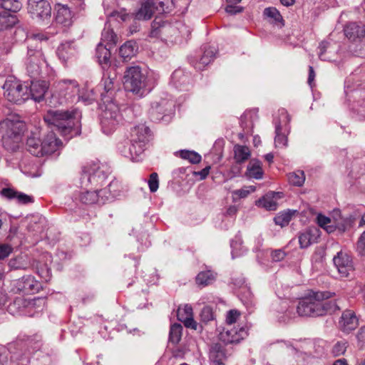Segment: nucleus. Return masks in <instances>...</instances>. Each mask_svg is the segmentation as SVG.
<instances>
[{"label": "nucleus", "mask_w": 365, "mask_h": 365, "mask_svg": "<svg viewBox=\"0 0 365 365\" xmlns=\"http://www.w3.org/2000/svg\"><path fill=\"white\" fill-rule=\"evenodd\" d=\"M275 133L276 136L274 139V143L276 147L278 148H284L287 144V138L285 134L282 133V127L281 125V122L275 123Z\"/></svg>", "instance_id": "e433bc0d"}, {"label": "nucleus", "mask_w": 365, "mask_h": 365, "mask_svg": "<svg viewBox=\"0 0 365 365\" xmlns=\"http://www.w3.org/2000/svg\"><path fill=\"white\" fill-rule=\"evenodd\" d=\"M42 143L43 156L51 155L56 152L61 146V142L58 140L56 134L53 132H48L44 136Z\"/></svg>", "instance_id": "a211bd4d"}, {"label": "nucleus", "mask_w": 365, "mask_h": 365, "mask_svg": "<svg viewBox=\"0 0 365 365\" xmlns=\"http://www.w3.org/2000/svg\"><path fill=\"white\" fill-rule=\"evenodd\" d=\"M340 329L344 332H349L358 327V319L351 310H345L339 322Z\"/></svg>", "instance_id": "aec40b11"}, {"label": "nucleus", "mask_w": 365, "mask_h": 365, "mask_svg": "<svg viewBox=\"0 0 365 365\" xmlns=\"http://www.w3.org/2000/svg\"><path fill=\"white\" fill-rule=\"evenodd\" d=\"M1 194L8 199L16 198L18 202L22 204H26L32 201V198L29 195L18 192L11 188H4Z\"/></svg>", "instance_id": "cd10ccee"}, {"label": "nucleus", "mask_w": 365, "mask_h": 365, "mask_svg": "<svg viewBox=\"0 0 365 365\" xmlns=\"http://www.w3.org/2000/svg\"><path fill=\"white\" fill-rule=\"evenodd\" d=\"M235 159L237 163H243L250 156V151L248 147L236 145L234 147Z\"/></svg>", "instance_id": "473e14b6"}, {"label": "nucleus", "mask_w": 365, "mask_h": 365, "mask_svg": "<svg viewBox=\"0 0 365 365\" xmlns=\"http://www.w3.org/2000/svg\"><path fill=\"white\" fill-rule=\"evenodd\" d=\"M101 40L104 41L107 46L113 45L116 43V35L112 29H104L102 32Z\"/></svg>", "instance_id": "37998d69"}, {"label": "nucleus", "mask_w": 365, "mask_h": 365, "mask_svg": "<svg viewBox=\"0 0 365 365\" xmlns=\"http://www.w3.org/2000/svg\"><path fill=\"white\" fill-rule=\"evenodd\" d=\"M0 7L6 11L17 12L21 8V4L19 0H0Z\"/></svg>", "instance_id": "4c0bfd02"}, {"label": "nucleus", "mask_w": 365, "mask_h": 365, "mask_svg": "<svg viewBox=\"0 0 365 365\" xmlns=\"http://www.w3.org/2000/svg\"><path fill=\"white\" fill-rule=\"evenodd\" d=\"M182 327L179 324H174L171 326L170 329V340L174 343L177 344L181 339Z\"/></svg>", "instance_id": "a19ab883"}, {"label": "nucleus", "mask_w": 365, "mask_h": 365, "mask_svg": "<svg viewBox=\"0 0 365 365\" xmlns=\"http://www.w3.org/2000/svg\"><path fill=\"white\" fill-rule=\"evenodd\" d=\"M115 81V75L113 76H111L109 73H107V76L104 75L102 85L103 86V88L106 92L108 93L113 88Z\"/></svg>", "instance_id": "3c124183"}, {"label": "nucleus", "mask_w": 365, "mask_h": 365, "mask_svg": "<svg viewBox=\"0 0 365 365\" xmlns=\"http://www.w3.org/2000/svg\"><path fill=\"white\" fill-rule=\"evenodd\" d=\"M246 175L249 178L261 179L263 175L262 163L257 159H252L247 165Z\"/></svg>", "instance_id": "c85d7f7f"}, {"label": "nucleus", "mask_w": 365, "mask_h": 365, "mask_svg": "<svg viewBox=\"0 0 365 365\" xmlns=\"http://www.w3.org/2000/svg\"><path fill=\"white\" fill-rule=\"evenodd\" d=\"M55 21L57 24L63 27H69L72 25L74 15L66 5L57 4L55 6Z\"/></svg>", "instance_id": "dca6fc26"}, {"label": "nucleus", "mask_w": 365, "mask_h": 365, "mask_svg": "<svg viewBox=\"0 0 365 365\" xmlns=\"http://www.w3.org/2000/svg\"><path fill=\"white\" fill-rule=\"evenodd\" d=\"M107 167L99 162H92L84 167L81 177L82 190L78 194V199L82 203L92 205L96 203L103 204L110 195L114 197L115 194L110 193L108 195H107L108 193L107 188L93 191L87 190L90 185H93L95 187L101 185L107 178Z\"/></svg>", "instance_id": "f257e3e1"}, {"label": "nucleus", "mask_w": 365, "mask_h": 365, "mask_svg": "<svg viewBox=\"0 0 365 365\" xmlns=\"http://www.w3.org/2000/svg\"><path fill=\"white\" fill-rule=\"evenodd\" d=\"M346 36L351 40H365V25H359L355 22L348 24L344 28Z\"/></svg>", "instance_id": "412c9836"}, {"label": "nucleus", "mask_w": 365, "mask_h": 365, "mask_svg": "<svg viewBox=\"0 0 365 365\" xmlns=\"http://www.w3.org/2000/svg\"><path fill=\"white\" fill-rule=\"evenodd\" d=\"M200 320L204 323H207L214 319V314L210 307L206 306L203 307L200 314Z\"/></svg>", "instance_id": "de8ad7c7"}, {"label": "nucleus", "mask_w": 365, "mask_h": 365, "mask_svg": "<svg viewBox=\"0 0 365 365\" xmlns=\"http://www.w3.org/2000/svg\"><path fill=\"white\" fill-rule=\"evenodd\" d=\"M176 28L182 38H187L191 34L190 28L182 24H179Z\"/></svg>", "instance_id": "680f3d73"}, {"label": "nucleus", "mask_w": 365, "mask_h": 365, "mask_svg": "<svg viewBox=\"0 0 365 365\" xmlns=\"http://www.w3.org/2000/svg\"><path fill=\"white\" fill-rule=\"evenodd\" d=\"M26 345L33 351L38 350L42 345L41 336L38 335H35L28 338L26 341Z\"/></svg>", "instance_id": "49530a36"}, {"label": "nucleus", "mask_w": 365, "mask_h": 365, "mask_svg": "<svg viewBox=\"0 0 365 365\" xmlns=\"http://www.w3.org/2000/svg\"><path fill=\"white\" fill-rule=\"evenodd\" d=\"M285 256H286L285 252L284 251H282V250H274L272 253V259L275 262H279V261L282 260L285 257Z\"/></svg>", "instance_id": "e2e57ef3"}, {"label": "nucleus", "mask_w": 365, "mask_h": 365, "mask_svg": "<svg viewBox=\"0 0 365 365\" xmlns=\"http://www.w3.org/2000/svg\"><path fill=\"white\" fill-rule=\"evenodd\" d=\"M169 0H147L143 2L139 10L135 14V19L137 20H148L155 13L163 14L170 11L168 4Z\"/></svg>", "instance_id": "1a4fd4ad"}, {"label": "nucleus", "mask_w": 365, "mask_h": 365, "mask_svg": "<svg viewBox=\"0 0 365 365\" xmlns=\"http://www.w3.org/2000/svg\"><path fill=\"white\" fill-rule=\"evenodd\" d=\"M178 319L182 322L185 327L194 330L197 329V323L194 320L192 308L189 304L179 307L177 312Z\"/></svg>", "instance_id": "f3484780"}, {"label": "nucleus", "mask_w": 365, "mask_h": 365, "mask_svg": "<svg viewBox=\"0 0 365 365\" xmlns=\"http://www.w3.org/2000/svg\"><path fill=\"white\" fill-rule=\"evenodd\" d=\"M327 46H328V43L324 42V41L322 42L319 44V48L320 51L319 53V56L320 58H322L323 54L325 52V51L327 48Z\"/></svg>", "instance_id": "338daca9"}, {"label": "nucleus", "mask_w": 365, "mask_h": 365, "mask_svg": "<svg viewBox=\"0 0 365 365\" xmlns=\"http://www.w3.org/2000/svg\"><path fill=\"white\" fill-rule=\"evenodd\" d=\"M123 115L119 107L110 102L106 106L101 115V127L103 133L108 135L112 133L123 123Z\"/></svg>", "instance_id": "0eeeda50"}, {"label": "nucleus", "mask_w": 365, "mask_h": 365, "mask_svg": "<svg viewBox=\"0 0 365 365\" xmlns=\"http://www.w3.org/2000/svg\"><path fill=\"white\" fill-rule=\"evenodd\" d=\"M150 136V129L145 124L134 126L130 130V145L127 150L125 146L119 147L123 155L134 158L140 155L144 150Z\"/></svg>", "instance_id": "39448f33"}, {"label": "nucleus", "mask_w": 365, "mask_h": 365, "mask_svg": "<svg viewBox=\"0 0 365 365\" xmlns=\"http://www.w3.org/2000/svg\"><path fill=\"white\" fill-rule=\"evenodd\" d=\"M357 250L360 255H365V231L361 235L357 242Z\"/></svg>", "instance_id": "bf43d9fd"}, {"label": "nucleus", "mask_w": 365, "mask_h": 365, "mask_svg": "<svg viewBox=\"0 0 365 365\" xmlns=\"http://www.w3.org/2000/svg\"><path fill=\"white\" fill-rule=\"evenodd\" d=\"M283 197V193L280 192H269L261 199L257 201L256 205L258 207H264L268 210H276L277 208V200Z\"/></svg>", "instance_id": "6ab92c4d"}, {"label": "nucleus", "mask_w": 365, "mask_h": 365, "mask_svg": "<svg viewBox=\"0 0 365 365\" xmlns=\"http://www.w3.org/2000/svg\"><path fill=\"white\" fill-rule=\"evenodd\" d=\"M107 46V45L104 46L102 43H100L96 48V56L99 63L102 65L103 68L104 66L108 64L110 58V48Z\"/></svg>", "instance_id": "7c9ffc66"}, {"label": "nucleus", "mask_w": 365, "mask_h": 365, "mask_svg": "<svg viewBox=\"0 0 365 365\" xmlns=\"http://www.w3.org/2000/svg\"><path fill=\"white\" fill-rule=\"evenodd\" d=\"M48 88L47 82L44 81H33L30 86V95L35 101H41Z\"/></svg>", "instance_id": "b1692460"}, {"label": "nucleus", "mask_w": 365, "mask_h": 365, "mask_svg": "<svg viewBox=\"0 0 365 365\" xmlns=\"http://www.w3.org/2000/svg\"><path fill=\"white\" fill-rule=\"evenodd\" d=\"M255 191V187L254 186H246L241 189L234 190L232 192V195L234 197H237L238 198H245L247 197L251 192Z\"/></svg>", "instance_id": "09e8293b"}, {"label": "nucleus", "mask_w": 365, "mask_h": 365, "mask_svg": "<svg viewBox=\"0 0 365 365\" xmlns=\"http://www.w3.org/2000/svg\"><path fill=\"white\" fill-rule=\"evenodd\" d=\"M26 146L28 151L34 156L43 157L42 143L34 136H31L27 139Z\"/></svg>", "instance_id": "c756f323"}, {"label": "nucleus", "mask_w": 365, "mask_h": 365, "mask_svg": "<svg viewBox=\"0 0 365 365\" xmlns=\"http://www.w3.org/2000/svg\"><path fill=\"white\" fill-rule=\"evenodd\" d=\"M264 15L268 18L273 19L274 23H280L281 26H284V20L279 11L274 7H268L264 10Z\"/></svg>", "instance_id": "ea45409f"}, {"label": "nucleus", "mask_w": 365, "mask_h": 365, "mask_svg": "<svg viewBox=\"0 0 365 365\" xmlns=\"http://www.w3.org/2000/svg\"><path fill=\"white\" fill-rule=\"evenodd\" d=\"M79 92L78 83L74 80L63 79L55 83V93L66 99L74 97Z\"/></svg>", "instance_id": "f8f14e48"}, {"label": "nucleus", "mask_w": 365, "mask_h": 365, "mask_svg": "<svg viewBox=\"0 0 365 365\" xmlns=\"http://www.w3.org/2000/svg\"><path fill=\"white\" fill-rule=\"evenodd\" d=\"M333 262L341 277H348L354 272L352 259L345 252H339L334 256Z\"/></svg>", "instance_id": "9b49d317"}, {"label": "nucleus", "mask_w": 365, "mask_h": 365, "mask_svg": "<svg viewBox=\"0 0 365 365\" xmlns=\"http://www.w3.org/2000/svg\"><path fill=\"white\" fill-rule=\"evenodd\" d=\"M28 56V72L34 76L38 75L41 72V66L44 62L43 55L41 51L29 49Z\"/></svg>", "instance_id": "2eb2a0df"}, {"label": "nucleus", "mask_w": 365, "mask_h": 365, "mask_svg": "<svg viewBox=\"0 0 365 365\" xmlns=\"http://www.w3.org/2000/svg\"><path fill=\"white\" fill-rule=\"evenodd\" d=\"M13 252V247L9 244H0V260L8 257Z\"/></svg>", "instance_id": "5fc2aeb1"}, {"label": "nucleus", "mask_w": 365, "mask_h": 365, "mask_svg": "<svg viewBox=\"0 0 365 365\" xmlns=\"http://www.w3.org/2000/svg\"><path fill=\"white\" fill-rule=\"evenodd\" d=\"M289 182L295 186H302L305 180V176L303 171L297 170L288 175Z\"/></svg>", "instance_id": "58836bf2"}, {"label": "nucleus", "mask_w": 365, "mask_h": 365, "mask_svg": "<svg viewBox=\"0 0 365 365\" xmlns=\"http://www.w3.org/2000/svg\"><path fill=\"white\" fill-rule=\"evenodd\" d=\"M19 22L16 15L8 11H0V31L14 27Z\"/></svg>", "instance_id": "a878e982"}, {"label": "nucleus", "mask_w": 365, "mask_h": 365, "mask_svg": "<svg viewBox=\"0 0 365 365\" xmlns=\"http://www.w3.org/2000/svg\"><path fill=\"white\" fill-rule=\"evenodd\" d=\"M358 340L361 342H365V327H361L356 335Z\"/></svg>", "instance_id": "69168bd1"}, {"label": "nucleus", "mask_w": 365, "mask_h": 365, "mask_svg": "<svg viewBox=\"0 0 365 365\" xmlns=\"http://www.w3.org/2000/svg\"><path fill=\"white\" fill-rule=\"evenodd\" d=\"M148 186L150 192H155L157 191L159 187V181H158V176L156 173H153L150 175V178L148 180Z\"/></svg>", "instance_id": "603ef678"}, {"label": "nucleus", "mask_w": 365, "mask_h": 365, "mask_svg": "<svg viewBox=\"0 0 365 365\" xmlns=\"http://www.w3.org/2000/svg\"><path fill=\"white\" fill-rule=\"evenodd\" d=\"M247 335V331L243 328H232L227 326L219 334V339L225 344L238 343Z\"/></svg>", "instance_id": "ddd939ff"}, {"label": "nucleus", "mask_w": 365, "mask_h": 365, "mask_svg": "<svg viewBox=\"0 0 365 365\" xmlns=\"http://www.w3.org/2000/svg\"><path fill=\"white\" fill-rule=\"evenodd\" d=\"M123 86L125 90L142 96L146 86V77L139 66L128 67L124 74Z\"/></svg>", "instance_id": "423d86ee"}, {"label": "nucleus", "mask_w": 365, "mask_h": 365, "mask_svg": "<svg viewBox=\"0 0 365 365\" xmlns=\"http://www.w3.org/2000/svg\"><path fill=\"white\" fill-rule=\"evenodd\" d=\"M180 157L183 159L187 160L191 163H198L201 160L200 155L194 151L182 150L180 152Z\"/></svg>", "instance_id": "c03bdc74"}, {"label": "nucleus", "mask_w": 365, "mask_h": 365, "mask_svg": "<svg viewBox=\"0 0 365 365\" xmlns=\"http://www.w3.org/2000/svg\"><path fill=\"white\" fill-rule=\"evenodd\" d=\"M173 104L169 103L166 100H161L160 101H155L152 103L151 105V110L152 113H160V114H165L170 110Z\"/></svg>", "instance_id": "72a5a7b5"}, {"label": "nucleus", "mask_w": 365, "mask_h": 365, "mask_svg": "<svg viewBox=\"0 0 365 365\" xmlns=\"http://www.w3.org/2000/svg\"><path fill=\"white\" fill-rule=\"evenodd\" d=\"M81 117L77 109L71 111L63 110H49L44 115V120L48 125L56 127L62 134H70L74 125V120L78 121Z\"/></svg>", "instance_id": "7ed1b4c3"}, {"label": "nucleus", "mask_w": 365, "mask_h": 365, "mask_svg": "<svg viewBox=\"0 0 365 365\" xmlns=\"http://www.w3.org/2000/svg\"><path fill=\"white\" fill-rule=\"evenodd\" d=\"M4 96L6 99L15 103H21L29 98V93L27 86H24L20 81L10 78L4 86Z\"/></svg>", "instance_id": "6e6552de"}, {"label": "nucleus", "mask_w": 365, "mask_h": 365, "mask_svg": "<svg viewBox=\"0 0 365 365\" xmlns=\"http://www.w3.org/2000/svg\"><path fill=\"white\" fill-rule=\"evenodd\" d=\"M28 11L33 18L41 20L48 19L51 7L46 0H28Z\"/></svg>", "instance_id": "9d476101"}, {"label": "nucleus", "mask_w": 365, "mask_h": 365, "mask_svg": "<svg viewBox=\"0 0 365 365\" xmlns=\"http://www.w3.org/2000/svg\"><path fill=\"white\" fill-rule=\"evenodd\" d=\"M210 359L215 365H224L226 354L224 347L219 343L212 345L210 349Z\"/></svg>", "instance_id": "393cba45"}, {"label": "nucleus", "mask_w": 365, "mask_h": 365, "mask_svg": "<svg viewBox=\"0 0 365 365\" xmlns=\"http://www.w3.org/2000/svg\"><path fill=\"white\" fill-rule=\"evenodd\" d=\"M209 170H210V167H206V168H205L204 169H202L200 172H195V175H200V179L203 180V179H205L208 175Z\"/></svg>", "instance_id": "0e129e2a"}, {"label": "nucleus", "mask_w": 365, "mask_h": 365, "mask_svg": "<svg viewBox=\"0 0 365 365\" xmlns=\"http://www.w3.org/2000/svg\"><path fill=\"white\" fill-rule=\"evenodd\" d=\"M17 287L19 290L29 294L38 291L40 284L34 277L27 275L17 281Z\"/></svg>", "instance_id": "4be33fe9"}, {"label": "nucleus", "mask_w": 365, "mask_h": 365, "mask_svg": "<svg viewBox=\"0 0 365 365\" xmlns=\"http://www.w3.org/2000/svg\"><path fill=\"white\" fill-rule=\"evenodd\" d=\"M10 351L4 346H0V365H6L9 362Z\"/></svg>", "instance_id": "6e6d98bb"}, {"label": "nucleus", "mask_w": 365, "mask_h": 365, "mask_svg": "<svg viewBox=\"0 0 365 365\" xmlns=\"http://www.w3.org/2000/svg\"><path fill=\"white\" fill-rule=\"evenodd\" d=\"M231 247L232 249V258L241 255L245 251L244 247L242 246V242L240 239L238 240H232L231 242Z\"/></svg>", "instance_id": "8fccbe9b"}, {"label": "nucleus", "mask_w": 365, "mask_h": 365, "mask_svg": "<svg viewBox=\"0 0 365 365\" xmlns=\"http://www.w3.org/2000/svg\"><path fill=\"white\" fill-rule=\"evenodd\" d=\"M78 99L82 100L86 103H91L95 99V93L92 89L83 88L78 93Z\"/></svg>", "instance_id": "a18cd8bd"}, {"label": "nucleus", "mask_w": 365, "mask_h": 365, "mask_svg": "<svg viewBox=\"0 0 365 365\" xmlns=\"http://www.w3.org/2000/svg\"><path fill=\"white\" fill-rule=\"evenodd\" d=\"M24 128V123L19 120L6 118L0 123L2 143L6 149L14 150L18 147Z\"/></svg>", "instance_id": "20e7f679"}, {"label": "nucleus", "mask_w": 365, "mask_h": 365, "mask_svg": "<svg viewBox=\"0 0 365 365\" xmlns=\"http://www.w3.org/2000/svg\"><path fill=\"white\" fill-rule=\"evenodd\" d=\"M329 292H311L302 299L297 307L299 315L302 317H318L325 314L327 312H334L339 308L334 302H324L331 297Z\"/></svg>", "instance_id": "f03ea898"}, {"label": "nucleus", "mask_w": 365, "mask_h": 365, "mask_svg": "<svg viewBox=\"0 0 365 365\" xmlns=\"http://www.w3.org/2000/svg\"><path fill=\"white\" fill-rule=\"evenodd\" d=\"M317 224L319 227L326 230L328 233L334 232L336 230L344 232L346 230V225L341 218H330L324 215L319 214L317 217Z\"/></svg>", "instance_id": "4468645a"}, {"label": "nucleus", "mask_w": 365, "mask_h": 365, "mask_svg": "<svg viewBox=\"0 0 365 365\" xmlns=\"http://www.w3.org/2000/svg\"><path fill=\"white\" fill-rule=\"evenodd\" d=\"M215 48L209 47L204 51V53L200 59L199 63L202 66L209 64L215 58Z\"/></svg>", "instance_id": "79ce46f5"}, {"label": "nucleus", "mask_w": 365, "mask_h": 365, "mask_svg": "<svg viewBox=\"0 0 365 365\" xmlns=\"http://www.w3.org/2000/svg\"><path fill=\"white\" fill-rule=\"evenodd\" d=\"M237 212V207L235 205L230 206L226 211V215L229 216L235 215Z\"/></svg>", "instance_id": "774afa93"}, {"label": "nucleus", "mask_w": 365, "mask_h": 365, "mask_svg": "<svg viewBox=\"0 0 365 365\" xmlns=\"http://www.w3.org/2000/svg\"><path fill=\"white\" fill-rule=\"evenodd\" d=\"M166 28L163 26L161 29L158 26V23L155 20L152 24V30L150 33V37H157L162 31H165Z\"/></svg>", "instance_id": "13d9d810"}, {"label": "nucleus", "mask_w": 365, "mask_h": 365, "mask_svg": "<svg viewBox=\"0 0 365 365\" xmlns=\"http://www.w3.org/2000/svg\"><path fill=\"white\" fill-rule=\"evenodd\" d=\"M240 316V313L235 309L229 311L226 317L227 326H231L232 324L235 323Z\"/></svg>", "instance_id": "864d4df0"}, {"label": "nucleus", "mask_w": 365, "mask_h": 365, "mask_svg": "<svg viewBox=\"0 0 365 365\" xmlns=\"http://www.w3.org/2000/svg\"><path fill=\"white\" fill-rule=\"evenodd\" d=\"M319 237V230L316 227H309L299 235V243L301 248H307L310 245L317 242Z\"/></svg>", "instance_id": "5701e85b"}, {"label": "nucleus", "mask_w": 365, "mask_h": 365, "mask_svg": "<svg viewBox=\"0 0 365 365\" xmlns=\"http://www.w3.org/2000/svg\"><path fill=\"white\" fill-rule=\"evenodd\" d=\"M346 346L345 343L338 342L334 346L332 353L335 356H339L346 351Z\"/></svg>", "instance_id": "4d7b16f0"}, {"label": "nucleus", "mask_w": 365, "mask_h": 365, "mask_svg": "<svg viewBox=\"0 0 365 365\" xmlns=\"http://www.w3.org/2000/svg\"><path fill=\"white\" fill-rule=\"evenodd\" d=\"M57 55L60 59L66 61L74 53V48L71 43H61L57 48Z\"/></svg>", "instance_id": "2f4dec72"}, {"label": "nucleus", "mask_w": 365, "mask_h": 365, "mask_svg": "<svg viewBox=\"0 0 365 365\" xmlns=\"http://www.w3.org/2000/svg\"><path fill=\"white\" fill-rule=\"evenodd\" d=\"M138 51L136 43L132 41H126L119 49V54L124 61L130 60Z\"/></svg>", "instance_id": "bb28decb"}, {"label": "nucleus", "mask_w": 365, "mask_h": 365, "mask_svg": "<svg viewBox=\"0 0 365 365\" xmlns=\"http://www.w3.org/2000/svg\"><path fill=\"white\" fill-rule=\"evenodd\" d=\"M215 279V274L211 271L201 272L196 277V283L200 286H207Z\"/></svg>", "instance_id": "f704fd0d"}, {"label": "nucleus", "mask_w": 365, "mask_h": 365, "mask_svg": "<svg viewBox=\"0 0 365 365\" xmlns=\"http://www.w3.org/2000/svg\"><path fill=\"white\" fill-rule=\"evenodd\" d=\"M225 11L231 15L237 14L243 11V7L237 5H227Z\"/></svg>", "instance_id": "052dcab7"}, {"label": "nucleus", "mask_w": 365, "mask_h": 365, "mask_svg": "<svg viewBox=\"0 0 365 365\" xmlns=\"http://www.w3.org/2000/svg\"><path fill=\"white\" fill-rule=\"evenodd\" d=\"M296 212L297 210H290L280 212L274 218V221L277 225L284 227L289 224L292 217Z\"/></svg>", "instance_id": "c9c22d12"}]
</instances>
